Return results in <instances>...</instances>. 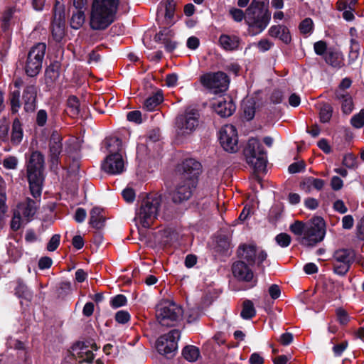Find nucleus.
<instances>
[{
	"label": "nucleus",
	"mask_w": 364,
	"mask_h": 364,
	"mask_svg": "<svg viewBox=\"0 0 364 364\" xmlns=\"http://www.w3.org/2000/svg\"><path fill=\"white\" fill-rule=\"evenodd\" d=\"M290 231L298 237L304 246H314L326 235V223L321 217H314L309 223L296 220L289 226Z\"/></svg>",
	"instance_id": "f257e3e1"
},
{
	"label": "nucleus",
	"mask_w": 364,
	"mask_h": 364,
	"mask_svg": "<svg viewBox=\"0 0 364 364\" xmlns=\"http://www.w3.org/2000/svg\"><path fill=\"white\" fill-rule=\"evenodd\" d=\"M119 0H94L90 18L93 30H104L115 19Z\"/></svg>",
	"instance_id": "f03ea898"
},
{
	"label": "nucleus",
	"mask_w": 364,
	"mask_h": 364,
	"mask_svg": "<svg viewBox=\"0 0 364 364\" xmlns=\"http://www.w3.org/2000/svg\"><path fill=\"white\" fill-rule=\"evenodd\" d=\"M271 13L267 6L266 0H252L245 11V22L248 31L252 35L262 33L268 26Z\"/></svg>",
	"instance_id": "7ed1b4c3"
},
{
	"label": "nucleus",
	"mask_w": 364,
	"mask_h": 364,
	"mask_svg": "<svg viewBox=\"0 0 364 364\" xmlns=\"http://www.w3.org/2000/svg\"><path fill=\"white\" fill-rule=\"evenodd\" d=\"M161 205V198L159 195H149L144 198L134 218L136 225L149 228L159 215Z\"/></svg>",
	"instance_id": "20e7f679"
},
{
	"label": "nucleus",
	"mask_w": 364,
	"mask_h": 364,
	"mask_svg": "<svg viewBox=\"0 0 364 364\" xmlns=\"http://www.w3.org/2000/svg\"><path fill=\"white\" fill-rule=\"evenodd\" d=\"M156 315L159 323L164 326H174L184 316L182 306L170 300L161 301L156 306Z\"/></svg>",
	"instance_id": "39448f33"
},
{
	"label": "nucleus",
	"mask_w": 364,
	"mask_h": 364,
	"mask_svg": "<svg viewBox=\"0 0 364 364\" xmlns=\"http://www.w3.org/2000/svg\"><path fill=\"white\" fill-rule=\"evenodd\" d=\"M199 125V113L193 109H187L176 118L175 129L178 139L191 135Z\"/></svg>",
	"instance_id": "423d86ee"
},
{
	"label": "nucleus",
	"mask_w": 364,
	"mask_h": 364,
	"mask_svg": "<svg viewBox=\"0 0 364 364\" xmlns=\"http://www.w3.org/2000/svg\"><path fill=\"white\" fill-rule=\"evenodd\" d=\"M247 163L257 171H262L266 167L267 156L262 144L257 139H249L244 149Z\"/></svg>",
	"instance_id": "0eeeda50"
},
{
	"label": "nucleus",
	"mask_w": 364,
	"mask_h": 364,
	"mask_svg": "<svg viewBox=\"0 0 364 364\" xmlns=\"http://www.w3.org/2000/svg\"><path fill=\"white\" fill-rule=\"evenodd\" d=\"M46 50V45L44 43H38L31 47L24 64V70L27 75L35 77L40 73Z\"/></svg>",
	"instance_id": "6e6552de"
},
{
	"label": "nucleus",
	"mask_w": 364,
	"mask_h": 364,
	"mask_svg": "<svg viewBox=\"0 0 364 364\" xmlns=\"http://www.w3.org/2000/svg\"><path fill=\"white\" fill-rule=\"evenodd\" d=\"M200 82L213 93L225 92L229 86V77L223 72L208 73L200 77Z\"/></svg>",
	"instance_id": "1a4fd4ad"
},
{
	"label": "nucleus",
	"mask_w": 364,
	"mask_h": 364,
	"mask_svg": "<svg viewBox=\"0 0 364 364\" xmlns=\"http://www.w3.org/2000/svg\"><path fill=\"white\" fill-rule=\"evenodd\" d=\"M219 141L223 149L230 153L238 149V138L236 128L232 124L223 126L219 132Z\"/></svg>",
	"instance_id": "9d476101"
},
{
	"label": "nucleus",
	"mask_w": 364,
	"mask_h": 364,
	"mask_svg": "<svg viewBox=\"0 0 364 364\" xmlns=\"http://www.w3.org/2000/svg\"><path fill=\"white\" fill-rule=\"evenodd\" d=\"M180 331L176 329L171 330L167 334L160 336L156 341L158 352L166 356L173 353L178 348V341L180 338Z\"/></svg>",
	"instance_id": "9b49d317"
},
{
	"label": "nucleus",
	"mask_w": 364,
	"mask_h": 364,
	"mask_svg": "<svg viewBox=\"0 0 364 364\" xmlns=\"http://www.w3.org/2000/svg\"><path fill=\"white\" fill-rule=\"evenodd\" d=\"M97 350V347L92 341L77 342L71 348L72 355L79 362L90 363L94 358L93 352Z\"/></svg>",
	"instance_id": "f8f14e48"
},
{
	"label": "nucleus",
	"mask_w": 364,
	"mask_h": 364,
	"mask_svg": "<svg viewBox=\"0 0 364 364\" xmlns=\"http://www.w3.org/2000/svg\"><path fill=\"white\" fill-rule=\"evenodd\" d=\"M102 170L112 175L121 174L125 170V161L120 153L109 154L102 164Z\"/></svg>",
	"instance_id": "ddd939ff"
},
{
	"label": "nucleus",
	"mask_w": 364,
	"mask_h": 364,
	"mask_svg": "<svg viewBox=\"0 0 364 364\" xmlns=\"http://www.w3.org/2000/svg\"><path fill=\"white\" fill-rule=\"evenodd\" d=\"M200 164L193 159H185L178 167L181 178L197 183L200 173Z\"/></svg>",
	"instance_id": "4468645a"
},
{
	"label": "nucleus",
	"mask_w": 364,
	"mask_h": 364,
	"mask_svg": "<svg viewBox=\"0 0 364 364\" xmlns=\"http://www.w3.org/2000/svg\"><path fill=\"white\" fill-rule=\"evenodd\" d=\"M62 136L58 132H53L50 136L48 147V157L52 168H56L60 162V155L63 152Z\"/></svg>",
	"instance_id": "2eb2a0df"
},
{
	"label": "nucleus",
	"mask_w": 364,
	"mask_h": 364,
	"mask_svg": "<svg viewBox=\"0 0 364 364\" xmlns=\"http://www.w3.org/2000/svg\"><path fill=\"white\" fill-rule=\"evenodd\" d=\"M197 183L181 178V181L177 184L175 190L172 193V199L174 203H182L188 200Z\"/></svg>",
	"instance_id": "dca6fc26"
},
{
	"label": "nucleus",
	"mask_w": 364,
	"mask_h": 364,
	"mask_svg": "<svg viewBox=\"0 0 364 364\" xmlns=\"http://www.w3.org/2000/svg\"><path fill=\"white\" fill-rule=\"evenodd\" d=\"M215 112L222 117H228L235 111V105L230 96H220L212 104Z\"/></svg>",
	"instance_id": "f3484780"
},
{
	"label": "nucleus",
	"mask_w": 364,
	"mask_h": 364,
	"mask_svg": "<svg viewBox=\"0 0 364 364\" xmlns=\"http://www.w3.org/2000/svg\"><path fill=\"white\" fill-rule=\"evenodd\" d=\"M233 276L239 281L252 282L251 287L256 285V279L253 280L254 273L250 268L242 261H237L232 266Z\"/></svg>",
	"instance_id": "a211bd4d"
},
{
	"label": "nucleus",
	"mask_w": 364,
	"mask_h": 364,
	"mask_svg": "<svg viewBox=\"0 0 364 364\" xmlns=\"http://www.w3.org/2000/svg\"><path fill=\"white\" fill-rule=\"evenodd\" d=\"M53 18L54 19L53 22L52 35L54 39L56 41L59 42L62 40L65 35V15L64 12L60 9H59V11H58L57 5L55 8Z\"/></svg>",
	"instance_id": "6ab92c4d"
},
{
	"label": "nucleus",
	"mask_w": 364,
	"mask_h": 364,
	"mask_svg": "<svg viewBox=\"0 0 364 364\" xmlns=\"http://www.w3.org/2000/svg\"><path fill=\"white\" fill-rule=\"evenodd\" d=\"M44 158L39 151L31 154L27 165V175L43 176Z\"/></svg>",
	"instance_id": "aec40b11"
},
{
	"label": "nucleus",
	"mask_w": 364,
	"mask_h": 364,
	"mask_svg": "<svg viewBox=\"0 0 364 364\" xmlns=\"http://www.w3.org/2000/svg\"><path fill=\"white\" fill-rule=\"evenodd\" d=\"M240 43V38L235 35L222 34L218 39L220 46L226 51L238 50Z\"/></svg>",
	"instance_id": "412c9836"
},
{
	"label": "nucleus",
	"mask_w": 364,
	"mask_h": 364,
	"mask_svg": "<svg viewBox=\"0 0 364 364\" xmlns=\"http://www.w3.org/2000/svg\"><path fill=\"white\" fill-rule=\"evenodd\" d=\"M15 211L27 223L31 220L36 212V203L31 199H27L25 202L20 203Z\"/></svg>",
	"instance_id": "4be33fe9"
},
{
	"label": "nucleus",
	"mask_w": 364,
	"mask_h": 364,
	"mask_svg": "<svg viewBox=\"0 0 364 364\" xmlns=\"http://www.w3.org/2000/svg\"><path fill=\"white\" fill-rule=\"evenodd\" d=\"M24 109L29 112H33L36 105V87L34 85L26 86L23 93Z\"/></svg>",
	"instance_id": "5701e85b"
},
{
	"label": "nucleus",
	"mask_w": 364,
	"mask_h": 364,
	"mask_svg": "<svg viewBox=\"0 0 364 364\" xmlns=\"http://www.w3.org/2000/svg\"><path fill=\"white\" fill-rule=\"evenodd\" d=\"M268 33L271 37L279 38L286 44L291 42V38L289 30L284 25H273L269 28Z\"/></svg>",
	"instance_id": "b1692460"
},
{
	"label": "nucleus",
	"mask_w": 364,
	"mask_h": 364,
	"mask_svg": "<svg viewBox=\"0 0 364 364\" xmlns=\"http://www.w3.org/2000/svg\"><path fill=\"white\" fill-rule=\"evenodd\" d=\"M324 186V181L314 177H307L300 183V188L306 193H310L313 190L321 191Z\"/></svg>",
	"instance_id": "393cba45"
},
{
	"label": "nucleus",
	"mask_w": 364,
	"mask_h": 364,
	"mask_svg": "<svg viewBox=\"0 0 364 364\" xmlns=\"http://www.w3.org/2000/svg\"><path fill=\"white\" fill-rule=\"evenodd\" d=\"M60 65L58 63H51L45 70V82L49 87H53L60 75Z\"/></svg>",
	"instance_id": "a878e982"
},
{
	"label": "nucleus",
	"mask_w": 364,
	"mask_h": 364,
	"mask_svg": "<svg viewBox=\"0 0 364 364\" xmlns=\"http://www.w3.org/2000/svg\"><path fill=\"white\" fill-rule=\"evenodd\" d=\"M256 253V247L252 245H240L237 250L238 257L247 260L249 262H255Z\"/></svg>",
	"instance_id": "bb28decb"
},
{
	"label": "nucleus",
	"mask_w": 364,
	"mask_h": 364,
	"mask_svg": "<svg viewBox=\"0 0 364 364\" xmlns=\"http://www.w3.org/2000/svg\"><path fill=\"white\" fill-rule=\"evenodd\" d=\"M31 193L34 198L40 197L43 176L27 175Z\"/></svg>",
	"instance_id": "cd10ccee"
},
{
	"label": "nucleus",
	"mask_w": 364,
	"mask_h": 364,
	"mask_svg": "<svg viewBox=\"0 0 364 364\" xmlns=\"http://www.w3.org/2000/svg\"><path fill=\"white\" fill-rule=\"evenodd\" d=\"M102 209L98 207L93 208L90 211V225L97 229H100L104 225L105 218L102 215Z\"/></svg>",
	"instance_id": "c85d7f7f"
},
{
	"label": "nucleus",
	"mask_w": 364,
	"mask_h": 364,
	"mask_svg": "<svg viewBox=\"0 0 364 364\" xmlns=\"http://www.w3.org/2000/svg\"><path fill=\"white\" fill-rule=\"evenodd\" d=\"M164 97L161 91H157L154 95L148 97L144 102V108L149 111H154L156 107L163 102Z\"/></svg>",
	"instance_id": "c756f323"
},
{
	"label": "nucleus",
	"mask_w": 364,
	"mask_h": 364,
	"mask_svg": "<svg viewBox=\"0 0 364 364\" xmlns=\"http://www.w3.org/2000/svg\"><path fill=\"white\" fill-rule=\"evenodd\" d=\"M6 193L4 191V181L0 176V229L4 225V216L7 210L6 205Z\"/></svg>",
	"instance_id": "7c9ffc66"
},
{
	"label": "nucleus",
	"mask_w": 364,
	"mask_h": 364,
	"mask_svg": "<svg viewBox=\"0 0 364 364\" xmlns=\"http://www.w3.org/2000/svg\"><path fill=\"white\" fill-rule=\"evenodd\" d=\"M336 97L341 101L342 111L344 114H348L353 109V102L351 97L348 93H336Z\"/></svg>",
	"instance_id": "2f4dec72"
},
{
	"label": "nucleus",
	"mask_w": 364,
	"mask_h": 364,
	"mask_svg": "<svg viewBox=\"0 0 364 364\" xmlns=\"http://www.w3.org/2000/svg\"><path fill=\"white\" fill-rule=\"evenodd\" d=\"M105 145L107 151L111 154L120 153L122 149V141L116 136H112L105 139Z\"/></svg>",
	"instance_id": "473e14b6"
},
{
	"label": "nucleus",
	"mask_w": 364,
	"mask_h": 364,
	"mask_svg": "<svg viewBox=\"0 0 364 364\" xmlns=\"http://www.w3.org/2000/svg\"><path fill=\"white\" fill-rule=\"evenodd\" d=\"M23 138V129L20 121L15 119L13 122L11 141L14 144H19Z\"/></svg>",
	"instance_id": "72a5a7b5"
},
{
	"label": "nucleus",
	"mask_w": 364,
	"mask_h": 364,
	"mask_svg": "<svg viewBox=\"0 0 364 364\" xmlns=\"http://www.w3.org/2000/svg\"><path fill=\"white\" fill-rule=\"evenodd\" d=\"M326 62L336 68H340L343 66V58L340 53L329 51L325 57Z\"/></svg>",
	"instance_id": "f704fd0d"
},
{
	"label": "nucleus",
	"mask_w": 364,
	"mask_h": 364,
	"mask_svg": "<svg viewBox=\"0 0 364 364\" xmlns=\"http://www.w3.org/2000/svg\"><path fill=\"white\" fill-rule=\"evenodd\" d=\"M352 261L351 252L346 249L338 250L333 255V262L349 263Z\"/></svg>",
	"instance_id": "c9c22d12"
},
{
	"label": "nucleus",
	"mask_w": 364,
	"mask_h": 364,
	"mask_svg": "<svg viewBox=\"0 0 364 364\" xmlns=\"http://www.w3.org/2000/svg\"><path fill=\"white\" fill-rule=\"evenodd\" d=\"M80 102L75 96H71L68 100V113L72 117H75L80 114Z\"/></svg>",
	"instance_id": "e433bc0d"
},
{
	"label": "nucleus",
	"mask_w": 364,
	"mask_h": 364,
	"mask_svg": "<svg viewBox=\"0 0 364 364\" xmlns=\"http://www.w3.org/2000/svg\"><path fill=\"white\" fill-rule=\"evenodd\" d=\"M183 355L188 361L194 362L198 358L200 352L198 348L196 346H188L183 348Z\"/></svg>",
	"instance_id": "4c0bfd02"
},
{
	"label": "nucleus",
	"mask_w": 364,
	"mask_h": 364,
	"mask_svg": "<svg viewBox=\"0 0 364 364\" xmlns=\"http://www.w3.org/2000/svg\"><path fill=\"white\" fill-rule=\"evenodd\" d=\"M256 311L255 309L253 303L250 300H246L243 302L242 309L240 316L244 319H250L255 316Z\"/></svg>",
	"instance_id": "58836bf2"
},
{
	"label": "nucleus",
	"mask_w": 364,
	"mask_h": 364,
	"mask_svg": "<svg viewBox=\"0 0 364 364\" xmlns=\"http://www.w3.org/2000/svg\"><path fill=\"white\" fill-rule=\"evenodd\" d=\"M85 22V14L82 10L73 12L70 20V26L74 29L80 28Z\"/></svg>",
	"instance_id": "ea45409f"
},
{
	"label": "nucleus",
	"mask_w": 364,
	"mask_h": 364,
	"mask_svg": "<svg viewBox=\"0 0 364 364\" xmlns=\"http://www.w3.org/2000/svg\"><path fill=\"white\" fill-rule=\"evenodd\" d=\"M161 6H164L165 8V18L166 21V24H171V21L173 17L175 10V3L173 0H165V1L161 4Z\"/></svg>",
	"instance_id": "a19ab883"
},
{
	"label": "nucleus",
	"mask_w": 364,
	"mask_h": 364,
	"mask_svg": "<svg viewBox=\"0 0 364 364\" xmlns=\"http://www.w3.org/2000/svg\"><path fill=\"white\" fill-rule=\"evenodd\" d=\"M7 251L9 255L14 261L18 260L22 255V250L19 247L17 241H14V242H9Z\"/></svg>",
	"instance_id": "79ce46f5"
},
{
	"label": "nucleus",
	"mask_w": 364,
	"mask_h": 364,
	"mask_svg": "<svg viewBox=\"0 0 364 364\" xmlns=\"http://www.w3.org/2000/svg\"><path fill=\"white\" fill-rule=\"evenodd\" d=\"M242 107L244 112V116L247 120H251L255 113V109L254 102L252 100H246L243 101L242 104Z\"/></svg>",
	"instance_id": "37998d69"
},
{
	"label": "nucleus",
	"mask_w": 364,
	"mask_h": 364,
	"mask_svg": "<svg viewBox=\"0 0 364 364\" xmlns=\"http://www.w3.org/2000/svg\"><path fill=\"white\" fill-rule=\"evenodd\" d=\"M333 109L329 105H323L319 112L320 120L323 123L329 122L332 117Z\"/></svg>",
	"instance_id": "c03bdc74"
},
{
	"label": "nucleus",
	"mask_w": 364,
	"mask_h": 364,
	"mask_svg": "<svg viewBox=\"0 0 364 364\" xmlns=\"http://www.w3.org/2000/svg\"><path fill=\"white\" fill-rule=\"evenodd\" d=\"M351 125L360 129L364 126V109H361L359 113L354 114L350 119Z\"/></svg>",
	"instance_id": "a18cd8bd"
},
{
	"label": "nucleus",
	"mask_w": 364,
	"mask_h": 364,
	"mask_svg": "<svg viewBox=\"0 0 364 364\" xmlns=\"http://www.w3.org/2000/svg\"><path fill=\"white\" fill-rule=\"evenodd\" d=\"M11 106L13 112H17L21 107L19 90L13 91L11 95Z\"/></svg>",
	"instance_id": "49530a36"
},
{
	"label": "nucleus",
	"mask_w": 364,
	"mask_h": 364,
	"mask_svg": "<svg viewBox=\"0 0 364 364\" xmlns=\"http://www.w3.org/2000/svg\"><path fill=\"white\" fill-rule=\"evenodd\" d=\"M16 294L18 297H23L26 299H30L31 298V294L27 287L22 282H18L17 287H16Z\"/></svg>",
	"instance_id": "de8ad7c7"
},
{
	"label": "nucleus",
	"mask_w": 364,
	"mask_h": 364,
	"mask_svg": "<svg viewBox=\"0 0 364 364\" xmlns=\"http://www.w3.org/2000/svg\"><path fill=\"white\" fill-rule=\"evenodd\" d=\"M127 302V298L123 294H118L112 297L110 300V305L114 309H117L126 305Z\"/></svg>",
	"instance_id": "09e8293b"
},
{
	"label": "nucleus",
	"mask_w": 364,
	"mask_h": 364,
	"mask_svg": "<svg viewBox=\"0 0 364 364\" xmlns=\"http://www.w3.org/2000/svg\"><path fill=\"white\" fill-rule=\"evenodd\" d=\"M275 241L280 247H287L290 245L291 238L287 233H280L276 236Z\"/></svg>",
	"instance_id": "8fccbe9b"
},
{
	"label": "nucleus",
	"mask_w": 364,
	"mask_h": 364,
	"mask_svg": "<svg viewBox=\"0 0 364 364\" xmlns=\"http://www.w3.org/2000/svg\"><path fill=\"white\" fill-rule=\"evenodd\" d=\"M350 264L333 262V270L336 274L343 276L345 275L349 270Z\"/></svg>",
	"instance_id": "3c124183"
},
{
	"label": "nucleus",
	"mask_w": 364,
	"mask_h": 364,
	"mask_svg": "<svg viewBox=\"0 0 364 364\" xmlns=\"http://www.w3.org/2000/svg\"><path fill=\"white\" fill-rule=\"evenodd\" d=\"M115 320L119 323H126L130 320V314L127 311H119L115 314Z\"/></svg>",
	"instance_id": "603ef678"
},
{
	"label": "nucleus",
	"mask_w": 364,
	"mask_h": 364,
	"mask_svg": "<svg viewBox=\"0 0 364 364\" xmlns=\"http://www.w3.org/2000/svg\"><path fill=\"white\" fill-rule=\"evenodd\" d=\"M336 316L338 322L341 325H346L350 320L348 313L341 308L336 309Z\"/></svg>",
	"instance_id": "864d4df0"
},
{
	"label": "nucleus",
	"mask_w": 364,
	"mask_h": 364,
	"mask_svg": "<svg viewBox=\"0 0 364 364\" xmlns=\"http://www.w3.org/2000/svg\"><path fill=\"white\" fill-rule=\"evenodd\" d=\"M313 28V21L311 18H306L301 21L299 25V29L303 33H309Z\"/></svg>",
	"instance_id": "5fc2aeb1"
},
{
	"label": "nucleus",
	"mask_w": 364,
	"mask_h": 364,
	"mask_svg": "<svg viewBox=\"0 0 364 364\" xmlns=\"http://www.w3.org/2000/svg\"><path fill=\"white\" fill-rule=\"evenodd\" d=\"M60 235L58 234L53 235L47 245V250L50 252L55 251L60 244Z\"/></svg>",
	"instance_id": "6e6d98bb"
},
{
	"label": "nucleus",
	"mask_w": 364,
	"mask_h": 364,
	"mask_svg": "<svg viewBox=\"0 0 364 364\" xmlns=\"http://www.w3.org/2000/svg\"><path fill=\"white\" fill-rule=\"evenodd\" d=\"M343 165L348 168H354L356 166L355 157L350 154H346L343 159Z\"/></svg>",
	"instance_id": "4d7b16f0"
},
{
	"label": "nucleus",
	"mask_w": 364,
	"mask_h": 364,
	"mask_svg": "<svg viewBox=\"0 0 364 364\" xmlns=\"http://www.w3.org/2000/svg\"><path fill=\"white\" fill-rule=\"evenodd\" d=\"M25 220L19 214L16 213V211L14 213V217L11 220V228L14 230H17L20 228L21 223H23Z\"/></svg>",
	"instance_id": "13d9d810"
},
{
	"label": "nucleus",
	"mask_w": 364,
	"mask_h": 364,
	"mask_svg": "<svg viewBox=\"0 0 364 364\" xmlns=\"http://www.w3.org/2000/svg\"><path fill=\"white\" fill-rule=\"evenodd\" d=\"M9 122L6 119L0 120V138L3 141L8 139Z\"/></svg>",
	"instance_id": "bf43d9fd"
},
{
	"label": "nucleus",
	"mask_w": 364,
	"mask_h": 364,
	"mask_svg": "<svg viewBox=\"0 0 364 364\" xmlns=\"http://www.w3.org/2000/svg\"><path fill=\"white\" fill-rule=\"evenodd\" d=\"M230 14L232 17V18L237 21L240 22L242 19H245V14L242 10L240 9L233 8L230 10Z\"/></svg>",
	"instance_id": "052dcab7"
},
{
	"label": "nucleus",
	"mask_w": 364,
	"mask_h": 364,
	"mask_svg": "<svg viewBox=\"0 0 364 364\" xmlns=\"http://www.w3.org/2000/svg\"><path fill=\"white\" fill-rule=\"evenodd\" d=\"M171 36L172 31L168 28H164L155 36V40L161 42L164 41V38H169Z\"/></svg>",
	"instance_id": "680f3d73"
},
{
	"label": "nucleus",
	"mask_w": 364,
	"mask_h": 364,
	"mask_svg": "<svg viewBox=\"0 0 364 364\" xmlns=\"http://www.w3.org/2000/svg\"><path fill=\"white\" fill-rule=\"evenodd\" d=\"M314 50L315 53L318 55H322L324 54L327 49L326 43L323 41H319L314 43Z\"/></svg>",
	"instance_id": "e2e57ef3"
},
{
	"label": "nucleus",
	"mask_w": 364,
	"mask_h": 364,
	"mask_svg": "<svg viewBox=\"0 0 364 364\" xmlns=\"http://www.w3.org/2000/svg\"><path fill=\"white\" fill-rule=\"evenodd\" d=\"M127 118L129 122H141V113L140 111H132L127 113Z\"/></svg>",
	"instance_id": "0e129e2a"
},
{
	"label": "nucleus",
	"mask_w": 364,
	"mask_h": 364,
	"mask_svg": "<svg viewBox=\"0 0 364 364\" xmlns=\"http://www.w3.org/2000/svg\"><path fill=\"white\" fill-rule=\"evenodd\" d=\"M122 194L124 199L128 203H132L135 199V193L132 188H125Z\"/></svg>",
	"instance_id": "69168bd1"
},
{
	"label": "nucleus",
	"mask_w": 364,
	"mask_h": 364,
	"mask_svg": "<svg viewBox=\"0 0 364 364\" xmlns=\"http://www.w3.org/2000/svg\"><path fill=\"white\" fill-rule=\"evenodd\" d=\"M87 215L86 210L82 208H79L76 210L74 218L77 223H82Z\"/></svg>",
	"instance_id": "338daca9"
},
{
	"label": "nucleus",
	"mask_w": 364,
	"mask_h": 364,
	"mask_svg": "<svg viewBox=\"0 0 364 364\" xmlns=\"http://www.w3.org/2000/svg\"><path fill=\"white\" fill-rule=\"evenodd\" d=\"M354 224L353 218L350 215H345L342 219V226L344 229L349 230Z\"/></svg>",
	"instance_id": "774afa93"
}]
</instances>
